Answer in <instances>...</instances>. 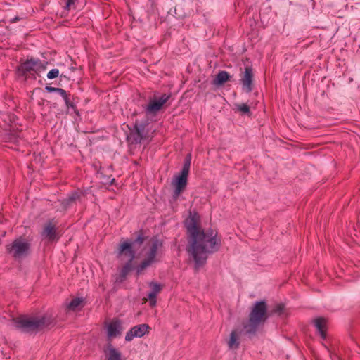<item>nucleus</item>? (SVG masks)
Listing matches in <instances>:
<instances>
[{
    "label": "nucleus",
    "instance_id": "1",
    "mask_svg": "<svg viewBox=\"0 0 360 360\" xmlns=\"http://www.w3.org/2000/svg\"><path fill=\"white\" fill-rule=\"evenodd\" d=\"M190 233L188 252L197 266L205 264L208 255L217 251L220 246V238L213 229L201 230L195 223L188 226Z\"/></svg>",
    "mask_w": 360,
    "mask_h": 360
},
{
    "label": "nucleus",
    "instance_id": "2",
    "mask_svg": "<svg viewBox=\"0 0 360 360\" xmlns=\"http://www.w3.org/2000/svg\"><path fill=\"white\" fill-rule=\"evenodd\" d=\"M53 318L48 314L41 316H20L13 319L15 326L23 332H34L49 327Z\"/></svg>",
    "mask_w": 360,
    "mask_h": 360
},
{
    "label": "nucleus",
    "instance_id": "3",
    "mask_svg": "<svg viewBox=\"0 0 360 360\" xmlns=\"http://www.w3.org/2000/svg\"><path fill=\"white\" fill-rule=\"evenodd\" d=\"M267 307L264 302H257L253 307L248 323L244 324V329L247 333H252L256 331L258 326L266 320Z\"/></svg>",
    "mask_w": 360,
    "mask_h": 360
},
{
    "label": "nucleus",
    "instance_id": "4",
    "mask_svg": "<svg viewBox=\"0 0 360 360\" xmlns=\"http://www.w3.org/2000/svg\"><path fill=\"white\" fill-rule=\"evenodd\" d=\"M191 162V156L190 154H188L186 158L185 162L180 174L176 176L172 182V185L174 187L173 197L175 199H176L184 191L187 185V179L190 171Z\"/></svg>",
    "mask_w": 360,
    "mask_h": 360
},
{
    "label": "nucleus",
    "instance_id": "5",
    "mask_svg": "<svg viewBox=\"0 0 360 360\" xmlns=\"http://www.w3.org/2000/svg\"><path fill=\"white\" fill-rule=\"evenodd\" d=\"M29 249L30 244L22 238H18L6 246L8 252L16 259L26 257Z\"/></svg>",
    "mask_w": 360,
    "mask_h": 360
},
{
    "label": "nucleus",
    "instance_id": "6",
    "mask_svg": "<svg viewBox=\"0 0 360 360\" xmlns=\"http://www.w3.org/2000/svg\"><path fill=\"white\" fill-rule=\"evenodd\" d=\"M41 236L43 239L49 242L58 240L61 234L59 227L57 226V221L54 219H51L44 223Z\"/></svg>",
    "mask_w": 360,
    "mask_h": 360
},
{
    "label": "nucleus",
    "instance_id": "7",
    "mask_svg": "<svg viewBox=\"0 0 360 360\" xmlns=\"http://www.w3.org/2000/svg\"><path fill=\"white\" fill-rule=\"evenodd\" d=\"M169 98L170 95L166 94H162L160 96L155 95L145 108L147 115H156L167 102Z\"/></svg>",
    "mask_w": 360,
    "mask_h": 360
},
{
    "label": "nucleus",
    "instance_id": "8",
    "mask_svg": "<svg viewBox=\"0 0 360 360\" xmlns=\"http://www.w3.org/2000/svg\"><path fill=\"white\" fill-rule=\"evenodd\" d=\"M147 123L143 122L136 121L134 125V130L131 131L128 136V140L131 143H137L143 139H146L149 136V131L147 129Z\"/></svg>",
    "mask_w": 360,
    "mask_h": 360
},
{
    "label": "nucleus",
    "instance_id": "9",
    "mask_svg": "<svg viewBox=\"0 0 360 360\" xmlns=\"http://www.w3.org/2000/svg\"><path fill=\"white\" fill-rule=\"evenodd\" d=\"M119 254L121 256L124 255L128 259V262L123 266L120 273L121 276L124 278L132 268L131 261L134 259V255L131 250V244L127 242L122 243L120 247Z\"/></svg>",
    "mask_w": 360,
    "mask_h": 360
},
{
    "label": "nucleus",
    "instance_id": "10",
    "mask_svg": "<svg viewBox=\"0 0 360 360\" xmlns=\"http://www.w3.org/2000/svg\"><path fill=\"white\" fill-rule=\"evenodd\" d=\"M159 245L160 243L158 240L153 241L150 243L146 257L138 266L137 272L139 274H140L142 271H143L148 266H150L154 262Z\"/></svg>",
    "mask_w": 360,
    "mask_h": 360
},
{
    "label": "nucleus",
    "instance_id": "11",
    "mask_svg": "<svg viewBox=\"0 0 360 360\" xmlns=\"http://www.w3.org/2000/svg\"><path fill=\"white\" fill-rule=\"evenodd\" d=\"M37 65H39L36 63L35 59H29L25 61L24 63H21L20 65L18 67V72L19 75L24 76L25 78L27 77H33L34 78L35 76V72L37 69Z\"/></svg>",
    "mask_w": 360,
    "mask_h": 360
},
{
    "label": "nucleus",
    "instance_id": "12",
    "mask_svg": "<svg viewBox=\"0 0 360 360\" xmlns=\"http://www.w3.org/2000/svg\"><path fill=\"white\" fill-rule=\"evenodd\" d=\"M124 330L122 322L119 319H113L107 325V333L109 339H112L121 335Z\"/></svg>",
    "mask_w": 360,
    "mask_h": 360
},
{
    "label": "nucleus",
    "instance_id": "13",
    "mask_svg": "<svg viewBox=\"0 0 360 360\" xmlns=\"http://www.w3.org/2000/svg\"><path fill=\"white\" fill-rule=\"evenodd\" d=\"M149 329L148 325L145 323L135 326L127 333L125 340L131 341L134 338H141L148 333Z\"/></svg>",
    "mask_w": 360,
    "mask_h": 360
},
{
    "label": "nucleus",
    "instance_id": "14",
    "mask_svg": "<svg viewBox=\"0 0 360 360\" xmlns=\"http://www.w3.org/2000/svg\"><path fill=\"white\" fill-rule=\"evenodd\" d=\"M253 70L250 67H245V71L241 74L240 82L246 92L252 90Z\"/></svg>",
    "mask_w": 360,
    "mask_h": 360
},
{
    "label": "nucleus",
    "instance_id": "15",
    "mask_svg": "<svg viewBox=\"0 0 360 360\" xmlns=\"http://www.w3.org/2000/svg\"><path fill=\"white\" fill-rule=\"evenodd\" d=\"M106 360H121V353L109 344L105 350Z\"/></svg>",
    "mask_w": 360,
    "mask_h": 360
},
{
    "label": "nucleus",
    "instance_id": "16",
    "mask_svg": "<svg viewBox=\"0 0 360 360\" xmlns=\"http://www.w3.org/2000/svg\"><path fill=\"white\" fill-rule=\"evenodd\" d=\"M240 331L238 329L233 330L230 335V338L228 342L229 347L231 349H237L239 346V338Z\"/></svg>",
    "mask_w": 360,
    "mask_h": 360
},
{
    "label": "nucleus",
    "instance_id": "17",
    "mask_svg": "<svg viewBox=\"0 0 360 360\" xmlns=\"http://www.w3.org/2000/svg\"><path fill=\"white\" fill-rule=\"evenodd\" d=\"M314 322L316 329L320 333L321 338L323 339L326 338V319L319 317L316 319Z\"/></svg>",
    "mask_w": 360,
    "mask_h": 360
},
{
    "label": "nucleus",
    "instance_id": "18",
    "mask_svg": "<svg viewBox=\"0 0 360 360\" xmlns=\"http://www.w3.org/2000/svg\"><path fill=\"white\" fill-rule=\"evenodd\" d=\"M230 78L229 74L226 71H220L214 77L213 84L217 86H221Z\"/></svg>",
    "mask_w": 360,
    "mask_h": 360
},
{
    "label": "nucleus",
    "instance_id": "19",
    "mask_svg": "<svg viewBox=\"0 0 360 360\" xmlns=\"http://www.w3.org/2000/svg\"><path fill=\"white\" fill-rule=\"evenodd\" d=\"M82 298H75L73 299L68 305V309L72 311L78 309L83 302Z\"/></svg>",
    "mask_w": 360,
    "mask_h": 360
},
{
    "label": "nucleus",
    "instance_id": "20",
    "mask_svg": "<svg viewBox=\"0 0 360 360\" xmlns=\"http://www.w3.org/2000/svg\"><path fill=\"white\" fill-rule=\"evenodd\" d=\"M46 90L49 92H55V93H58L60 96H61L63 98V97H65L66 96V94H67V92L63 89H60V88H56V87H52V86H46Z\"/></svg>",
    "mask_w": 360,
    "mask_h": 360
},
{
    "label": "nucleus",
    "instance_id": "21",
    "mask_svg": "<svg viewBox=\"0 0 360 360\" xmlns=\"http://www.w3.org/2000/svg\"><path fill=\"white\" fill-rule=\"evenodd\" d=\"M236 107H237L238 110H239L240 112H241L243 114H249L250 113V107L245 103L237 104Z\"/></svg>",
    "mask_w": 360,
    "mask_h": 360
},
{
    "label": "nucleus",
    "instance_id": "22",
    "mask_svg": "<svg viewBox=\"0 0 360 360\" xmlns=\"http://www.w3.org/2000/svg\"><path fill=\"white\" fill-rule=\"evenodd\" d=\"M60 75V71L58 69H52L47 73V77L49 79H53L58 77Z\"/></svg>",
    "mask_w": 360,
    "mask_h": 360
},
{
    "label": "nucleus",
    "instance_id": "23",
    "mask_svg": "<svg viewBox=\"0 0 360 360\" xmlns=\"http://www.w3.org/2000/svg\"><path fill=\"white\" fill-rule=\"evenodd\" d=\"M156 296L155 292L153 291L150 292L148 295V300L151 306H155L156 304Z\"/></svg>",
    "mask_w": 360,
    "mask_h": 360
},
{
    "label": "nucleus",
    "instance_id": "24",
    "mask_svg": "<svg viewBox=\"0 0 360 360\" xmlns=\"http://www.w3.org/2000/svg\"><path fill=\"white\" fill-rule=\"evenodd\" d=\"M36 63L39 65H37L38 67H37V69L36 70L35 74L39 75L40 72H41L46 70V66L39 60H36Z\"/></svg>",
    "mask_w": 360,
    "mask_h": 360
},
{
    "label": "nucleus",
    "instance_id": "25",
    "mask_svg": "<svg viewBox=\"0 0 360 360\" xmlns=\"http://www.w3.org/2000/svg\"><path fill=\"white\" fill-rule=\"evenodd\" d=\"M283 309L284 305L282 304H279L275 307L273 311L276 314H278V315H281L282 314Z\"/></svg>",
    "mask_w": 360,
    "mask_h": 360
},
{
    "label": "nucleus",
    "instance_id": "26",
    "mask_svg": "<svg viewBox=\"0 0 360 360\" xmlns=\"http://www.w3.org/2000/svg\"><path fill=\"white\" fill-rule=\"evenodd\" d=\"M152 288V290L153 292H155L156 295L159 293L161 290V286L157 283H151L150 285Z\"/></svg>",
    "mask_w": 360,
    "mask_h": 360
},
{
    "label": "nucleus",
    "instance_id": "27",
    "mask_svg": "<svg viewBox=\"0 0 360 360\" xmlns=\"http://www.w3.org/2000/svg\"><path fill=\"white\" fill-rule=\"evenodd\" d=\"M65 101V105L67 106V108H75V105L73 104L72 102H71L70 100H69V98H68V94H66V96L65 97H63V98Z\"/></svg>",
    "mask_w": 360,
    "mask_h": 360
},
{
    "label": "nucleus",
    "instance_id": "28",
    "mask_svg": "<svg viewBox=\"0 0 360 360\" xmlns=\"http://www.w3.org/2000/svg\"><path fill=\"white\" fill-rule=\"evenodd\" d=\"M79 195L78 193H72L68 199V204L71 202L75 201L77 198H79Z\"/></svg>",
    "mask_w": 360,
    "mask_h": 360
},
{
    "label": "nucleus",
    "instance_id": "29",
    "mask_svg": "<svg viewBox=\"0 0 360 360\" xmlns=\"http://www.w3.org/2000/svg\"><path fill=\"white\" fill-rule=\"evenodd\" d=\"M77 0H68V2L66 4V8L67 9H70L71 7L72 6H74L75 3L77 1Z\"/></svg>",
    "mask_w": 360,
    "mask_h": 360
},
{
    "label": "nucleus",
    "instance_id": "30",
    "mask_svg": "<svg viewBox=\"0 0 360 360\" xmlns=\"http://www.w3.org/2000/svg\"><path fill=\"white\" fill-rule=\"evenodd\" d=\"M18 20H19L18 17H15V18H11V19L10 20V22H11V23H14V22H17V21H18Z\"/></svg>",
    "mask_w": 360,
    "mask_h": 360
},
{
    "label": "nucleus",
    "instance_id": "31",
    "mask_svg": "<svg viewBox=\"0 0 360 360\" xmlns=\"http://www.w3.org/2000/svg\"><path fill=\"white\" fill-rule=\"evenodd\" d=\"M137 241H139V243H141L143 242V238H142L141 237H139V238H137Z\"/></svg>",
    "mask_w": 360,
    "mask_h": 360
}]
</instances>
